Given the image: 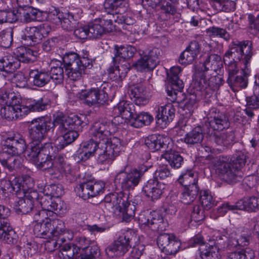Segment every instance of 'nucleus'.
<instances>
[{
    "label": "nucleus",
    "instance_id": "nucleus-1",
    "mask_svg": "<svg viewBox=\"0 0 259 259\" xmlns=\"http://www.w3.org/2000/svg\"><path fill=\"white\" fill-rule=\"evenodd\" d=\"M83 115H73L67 116L60 112L54 115L53 122L46 120L44 117L33 119L28 126L29 137L31 142L29 148L42 147V141L46 134L54 127L59 136L55 144L58 149H63L73 142L78 137V132L82 130Z\"/></svg>",
    "mask_w": 259,
    "mask_h": 259
},
{
    "label": "nucleus",
    "instance_id": "nucleus-2",
    "mask_svg": "<svg viewBox=\"0 0 259 259\" xmlns=\"http://www.w3.org/2000/svg\"><path fill=\"white\" fill-rule=\"evenodd\" d=\"M249 41L244 40L234 42L224 57V62L228 73V77L234 76L240 71L249 73V60L252 57L251 47Z\"/></svg>",
    "mask_w": 259,
    "mask_h": 259
},
{
    "label": "nucleus",
    "instance_id": "nucleus-3",
    "mask_svg": "<svg viewBox=\"0 0 259 259\" xmlns=\"http://www.w3.org/2000/svg\"><path fill=\"white\" fill-rule=\"evenodd\" d=\"M116 125L107 119H101L95 122L91 126L89 134L96 140H101L100 148L107 151L115 157L120 151L121 142L119 138L109 137L116 131Z\"/></svg>",
    "mask_w": 259,
    "mask_h": 259
},
{
    "label": "nucleus",
    "instance_id": "nucleus-4",
    "mask_svg": "<svg viewBox=\"0 0 259 259\" xmlns=\"http://www.w3.org/2000/svg\"><path fill=\"white\" fill-rule=\"evenodd\" d=\"M17 58L7 56L0 58V75L6 78L20 67V62L32 63L37 60V52L24 46L18 47L15 50Z\"/></svg>",
    "mask_w": 259,
    "mask_h": 259
},
{
    "label": "nucleus",
    "instance_id": "nucleus-5",
    "mask_svg": "<svg viewBox=\"0 0 259 259\" xmlns=\"http://www.w3.org/2000/svg\"><path fill=\"white\" fill-rule=\"evenodd\" d=\"M92 241L83 236H76L71 247L66 246L63 249L62 256L71 259H93L100 255L99 247L90 246Z\"/></svg>",
    "mask_w": 259,
    "mask_h": 259
},
{
    "label": "nucleus",
    "instance_id": "nucleus-6",
    "mask_svg": "<svg viewBox=\"0 0 259 259\" xmlns=\"http://www.w3.org/2000/svg\"><path fill=\"white\" fill-rule=\"evenodd\" d=\"M82 54L79 56L76 53L69 52L65 54L63 57L67 76L72 80H79L84 69L92 67V60L89 58V52L82 50Z\"/></svg>",
    "mask_w": 259,
    "mask_h": 259
},
{
    "label": "nucleus",
    "instance_id": "nucleus-7",
    "mask_svg": "<svg viewBox=\"0 0 259 259\" xmlns=\"http://www.w3.org/2000/svg\"><path fill=\"white\" fill-rule=\"evenodd\" d=\"M8 140L11 141L12 143L5 146L4 151L1 154V156H4L7 153L12 155V156L6 159L0 158V162L9 171H12L21 165V158L19 156H15L25 151L26 144L23 136L18 133H14L12 136L10 135L7 139V143Z\"/></svg>",
    "mask_w": 259,
    "mask_h": 259
},
{
    "label": "nucleus",
    "instance_id": "nucleus-8",
    "mask_svg": "<svg viewBox=\"0 0 259 259\" xmlns=\"http://www.w3.org/2000/svg\"><path fill=\"white\" fill-rule=\"evenodd\" d=\"M222 65L220 56L212 54L206 58L200 72V83L206 88H210L215 90L223 84V80L220 76H212Z\"/></svg>",
    "mask_w": 259,
    "mask_h": 259
},
{
    "label": "nucleus",
    "instance_id": "nucleus-9",
    "mask_svg": "<svg viewBox=\"0 0 259 259\" xmlns=\"http://www.w3.org/2000/svg\"><path fill=\"white\" fill-rule=\"evenodd\" d=\"M4 106L1 110V114L3 118L9 120L22 118L26 112V108H22L20 99L13 93H5L1 96Z\"/></svg>",
    "mask_w": 259,
    "mask_h": 259
},
{
    "label": "nucleus",
    "instance_id": "nucleus-10",
    "mask_svg": "<svg viewBox=\"0 0 259 259\" xmlns=\"http://www.w3.org/2000/svg\"><path fill=\"white\" fill-rule=\"evenodd\" d=\"M136 238V235L132 230L124 231L106 248V254L109 257L123 255L131 247L132 241Z\"/></svg>",
    "mask_w": 259,
    "mask_h": 259
},
{
    "label": "nucleus",
    "instance_id": "nucleus-11",
    "mask_svg": "<svg viewBox=\"0 0 259 259\" xmlns=\"http://www.w3.org/2000/svg\"><path fill=\"white\" fill-rule=\"evenodd\" d=\"M49 146V144H46L44 146L28 148L27 151V157L38 168L43 170H47L50 175H53V159L48 154L47 146Z\"/></svg>",
    "mask_w": 259,
    "mask_h": 259
},
{
    "label": "nucleus",
    "instance_id": "nucleus-12",
    "mask_svg": "<svg viewBox=\"0 0 259 259\" xmlns=\"http://www.w3.org/2000/svg\"><path fill=\"white\" fill-rule=\"evenodd\" d=\"M49 146V144H46L44 146L28 148L27 151V157L38 168L43 170H47L50 175H53V159L48 154L47 146Z\"/></svg>",
    "mask_w": 259,
    "mask_h": 259
},
{
    "label": "nucleus",
    "instance_id": "nucleus-13",
    "mask_svg": "<svg viewBox=\"0 0 259 259\" xmlns=\"http://www.w3.org/2000/svg\"><path fill=\"white\" fill-rule=\"evenodd\" d=\"M148 167L146 166L144 169L141 166L140 170L134 169L128 172L121 170L115 176L114 183L120 186L123 191L133 190L139 183L142 175V172L147 170Z\"/></svg>",
    "mask_w": 259,
    "mask_h": 259
},
{
    "label": "nucleus",
    "instance_id": "nucleus-14",
    "mask_svg": "<svg viewBox=\"0 0 259 259\" xmlns=\"http://www.w3.org/2000/svg\"><path fill=\"white\" fill-rule=\"evenodd\" d=\"M108 85L102 83L100 87L92 88L89 90H82L78 94L79 98L89 106L97 104H104L108 99Z\"/></svg>",
    "mask_w": 259,
    "mask_h": 259
},
{
    "label": "nucleus",
    "instance_id": "nucleus-15",
    "mask_svg": "<svg viewBox=\"0 0 259 259\" xmlns=\"http://www.w3.org/2000/svg\"><path fill=\"white\" fill-rule=\"evenodd\" d=\"M50 29L49 26L45 24L37 26L26 27L21 31L22 42L27 46H34L39 44L43 38L48 35Z\"/></svg>",
    "mask_w": 259,
    "mask_h": 259
},
{
    "label": "nucleus",
    "instance_id": "nucleus-16",
    "mask_svg": "<svg viewBox=\"0 0 259 259\" xmlns=\"http://www.w3.org/2000/svg\"><path fill=\"white\" fill-rule=\"evenodd\" d=\"M139 223L142 229L153 231H162L163 219L157 211L144 212L140 214Z\"/></svg>",
    "mask_w": 259,
    "mask_h": 259
},
{
    "label": "nucleus",
    "instance_id": "nucleus-17",
    "mask_svg": "<svg viewBox=\"0 0 259 259\" xmlns=\"http://www.w3.org/2000/svg\"><path fill=\"white\" fill-rule=\"evenodd\" d=\"M215 162L216 171L223 180L229 182L238 181L237 177H239L238 174L229 158L224 157L217 158Z\"/></svg>",
    "mask_w": 259,
    "mask_h": 259
},
{
    "label": "nucleus",
    "instance_id": "nucleus-18",
    "mask_svg": "<svg viewBox=\"0 0 259 259\" xmlns=\"http://www.w3.org/2000/svg\"><path fill=\"white\" fill-rule=\"evenodd\" d=\"M182 69L179 66H174L170 68L168 77L171 84L166 90L167 95L171 101L178 100V94L181 93L184 88L183 82L179 78Z\"/></svg>",
    "mask_w": 259,
    "mask_h": 259
},
{
    "label": "nucleus",
    "instance_id": "nucleus-19",
    "mask_svg": "<svg viewBox=\"0 0 259 259\" xmlns=\"http://www.w3.org/2000/svg\"><path fill=\"white\" fill-rule=\"evenodd\" d=\"M157 245L165 254L175 255L179 251L181 242L174 235L164 233L158 236Z\"/></svg>",
    "mask_w": 259,
    "mask_h": 259
},
{
    "label": "nucleus",
    "instance_id": "nucleus-20",
    "mask_svg": "<svg viewBox=\"0 0 259 259\" xmlns=\"http://www.w3.org/2000/svg\"><path fill=\"white\" fill-rule=\"evenodd\" d=\"M229 125V119L226 114L215 108L209 110L205 126L209 127L212 131H222L228 128Z\"/></svg>",
    "mask_w": 259,
    "mask_h": 259
},
{
    "label": "nucleus",
    "instance_id": "nucleus-21",
    "mask_svg": "<svg viewBox=\"0 0 259 259\" xmlns=\"http://www.w3.org/2000/svg\"><path fill=\"white\" fill-rule=\"evenodd\" d=\"M130 95L131 99H134L135 104L139 106L146 105L150 97L145 82H139L131 86Z\"/></svg>",
    "mask_w": 259,
    "mask_h": 259
},
{
    "label": "nucleus",
    "instance_id": "nucleus-22",
    "mask_svg": "<svg viewBox=\"0 0 259 259\" xmlns=\"http://www.w3.org/2000/svg\"><path fill=\"white\" fill-rule=\"evenodd\" d=\"M157 124L161 127H165L174 118L175 109L171 104L158 106L156 111Z\"/></svg>",
    "mask_w": 259,
    "mask_h": 259
},
{
    "label": "nucleus",
    "instance_id": "nucleus-23",
    "mask_svg": "<svg viewBox=\"0 0 259 259\" xmlns=\"http://www.w3.org/2000/svg\"><path fill=\"white\" fill-rule=\"evenodd\" d=\"M37 198V192L30 190L24 198L16 202L14 206L16 212L18 214H24L30 212L33 206V201Z\"/></svg>",
    "mask_w": 259,
    "mask_h": 259
},
{
    "label": "nucleus",
    "instance_id": "nucleus-24",
    "mask_svg": "<svg viewBox=\"0 0 259 259\" xmlns=\"http://www.w3.org/2000/svg\"><path fill=\"white\" fill-rule=\"evenodd\" d=\"M125 201L117 193H111L105 196L104 201L101 204L104 205L105 208L112 212L115 215L120 213V208L122 207L121 203Z\"/></svg>",
    "mask_w": 259,
    "mask_h": 259
},
{
    "label": "nucleus",
    "instance_id": "nucleus-25",
    "mask_svg": "<svg viewBox=\"0 0 259 259\" xmlns=\"http://www.w3.org/2000/svg\"><path fill=\"white\" fill-rule=\"evenodd\" d=\"M200 52V47L196 41H191L189 46L180 55L179 62L182 65H187L192 63L196 58Z\"/></svg>",
    "mask_w": 259,
    "mask_h": 259
},
{
    "label": "nucleus",
    "instance_id": "nucleus-26",
    "mask_svg": "<svg viewBox=\"0 0 259 259\" xmlns=\"http://www.w3.org/2000/svg\"><path fill=\"white\" fill-rule=\"evenodd\" d=\"M165 185L155 179H150L147 181L143 188V192L145 195L152 199L160 198L163 192Z\"/></svg>",
    "mask_w": 259,
    "mask_h": 259
},
{
    "label": "nucleus",
    "instance_id": "nucleus-27",
    "mask_svg": "<svg viewBox=\"0 0 259 259\" xmlns=\"http://www.w3.org/2000/svg\"><path fill=\"white\" fill-rule=\"evenodd\" d=\"M82 144L81 151L79 153V157L81 160L85 161L93 156L95 152L101 149L100 144L101 140H96L94 138Z\"/></svg>",
    "mask_w": 259,
    "mask_h": 259
},
{
    "label": "nucleus",
    "instance_id": "nucleus-28",
    "mask_svg": "<svg viewBox=\"0 0 259 259\" xmlns=\"http://www.w3.org/2000/svg\"><path fill=\"white\" fill-rule=\"evenodd\" d=\"M29 80L37 87H43L49 83L51 76L49 73L44 69H32L29 72Z\"/></svg>",
    "mask_w": 259,
    "mask_h": 259
},
{
    "label": "nucleus",
    "instance_id": "nucleus-29",
    "mask_svg": "<svg viewBox=\"0 0 259 259\" xmlns=\"http://www.w3.org/2000/svg\"><path fill=\"white\" fill-rule=\"evenodd\" d=\"M135 111L134 104L127 101H120L113 108L114 113L120 116L127 122L135 113Z\"/></svg>",
    "mask_w": 259,
    "mask_h": 259
},
{
    "label": "nucleus",
    "instance_id": "nucleus-30",
    "mask_svg": "<svg viewBox=\"0 0 259 259\" xmlns=\"http://www.w3.org/2000/svg\"><path fill=\"white\" fill-rule=\"evenodd\" d=\"M169 139L162 135H151L148 136L145 140V144L152 152L165 149L167 145Z\"/></svg>",
    "mask_w": 259,
    "mask_h": 259
},
{
    "label": "nucleus",
    "instance_id": "nucleus-31",
    "mask_svg": "<svg viewBox=\"0 0 259 259\" xmlns=\"http://www.w3.org/2000/svg\"><path fill=\"white\" fill-rule=\"evenodd\" d=\"M136 52V49L135 47L130 46H115L114 54L113 57V62L116 63L117 62L125 61L126 60L133 57Z\"/></svg>",
    "mask_w": 259,
    "mask_h": 259
},
{
    "label": "nucleus",
    "instance_id": "nucleus-32",
    "mask_svg": "<svg viewBox=\"0 0 259 259\" xmlns=\"http://www.w3.org/2000/svg\"><path fill=\"white\" fill-rule=\"evenodd\" d=\"M58 201H53L50 198L47 199L46 197H42L39 202L42 208L41 210L46 212L47 216H56L57 213H60L63 209L61 201L60 200Z\"/></svg>",
    "mask_w": 259,
    "mask_h": 259
},
{
    "label": "nucleus",
    "instance_id": "nucleus-33",
    "mask_svg": "<svg viewBox=\"0 0 259 259\" xmlns=\"http://www.w3.org/2000/svg\"><path fill=\"white\" fill-rule=\"evenodd\" d=\"M130 64L126 61L118 62L117 66H111L108 69L109 76L114 80H122L130 69Z\"/></svg>",
    "mask_w": 259,
    "mask_h": 259
},
{
    "label": "nucleus",
    "instance_id": "nucleus-34",
    "mask_svg": "<svg viewBox=\"0 0 259 259\" xmlns=\"http://www.w3.org/2000/svg\"><path fill=\"white\" fill-rule=\"evenodd\" d=\"M51 219L45 218V220H42V222L36 223L34 226L33 232L37 237L51 239Z\"/></svg>",
    "mask_w": 259,
    "mask_h": 259
},
{
    "label": "nucleus",
    "instance_id": "nucleus-35",
    "mask_svg": "<svg viewBox=\"0 0 259 259\" xmlns=\"http://www.w3.org/2000/svg\"><path fill=\"white\" fill-rule=\"evenodd\" d=\"M153 120V117L147 112L137 114L135 111V113L127 122V124L132 127L140 128L144 125L150 124Z\"/></svg>",
    "mask_w": 259,
    "mask_h": 259
},
{
    "label": "nucleus",
    "instance_id": "nucleus-36",
    "mask_svg": "<svg viewBox=\"0 0 259 259\" xmlns=\"http://www.w3.org/2000/svg\"><path fill=\"white\" fill-rule=\"evenodd\" d=\"M228 243V246L231 248L245 246L248 244L249 239L247 235L241 233L238 230L230 234Z\"/></svg>",
    "mask_w": 259,
    "mask_h": 259
},
{
    "label": "nucleus",
    "instance_id": "nucleus-37",
    "mask_svg": "<svg viewBox=\"0 0 259 259\" xmlns=\"http://www.w3.org/2000/svg\"><path fill=\"white\" fill-rule=\"evenodd\" d=\"M199 192L197 185L183 187L180 196V200L185 204H190L196 198Z\"/></svg>",
    "mask_w": 259,
    "mask_h": 259
},
{
    "label": "nucleus",
    "instance_id": "nucleus-38",
    "mask_svg": "<svg viewBox=\"0 0 259 259\" xmlns=\"http://www.w3.org/2000/svg\"><path fill=\"white\" fill-rule=\"evenodd\" d=\"M248 74H244L243 72L240 71L234 76L228 77L227 82L230 87L234 91L238 89L245 88L247 86V75Z\"/></svg>",
    "mask_w": 259,
    "mask_h": 259
},
{
    "label": "nucleus",
    "instance_id": "nucleus-39",
    "mask_svg": "<svg viewBox=\"0 0 259 259\" xmlns=\"http://www.w3.org/2000/svg\"><path fill=\"white\" fill-rule=\"evenodd\" d=\"M204 138V132L202 128L200 126H196L191 131L187 133L184 138L185 143L194 145L201 143Z\"/></svg>",
    "mask_w": 259,
    "mask_h": 259
},
{
    "label": "nucleus",
    "instance_id": "nucleus-40",
    "mask_svg": "<svg viewBox=\"0 0 259 259\" xmlns=\"http://www.w3.org/2000/svg\"><path fill=\"white\" fill-rule=\"evenodd\" d=\"M199 254L201 259H219V249L217 245H202L199 247Z\"/></svg>",
    "mask_w": 259,
    "mask_h": 259
},
{
    "label": "nucleus",
    "instance_id": "nucleus-41",
    "mask_svg": "<svg viewBox=\"0 0 259 259\" xmlns=\"http://www.w3.org/2000/svg\"><path fill=\"white\" fill-rule=\"evenodd\" d=\"M258 198L252 196L240 200L236 203L237 208L248 211H256L258 209Z\"/></svg>",
    "mask_w": 259,
    "mask_h": 259
},
{
    "label": "nucleus",
    "instance_id": "nucleus-42",
    "mask_svg": "<svg viewBox=\"0 0 259 259\" xmlns=\"http://www.w3.org/2000/svg\"><path fill=\"white\" fill-rule=\"evenodd\" d=\"M47 104L44 101L43 98L37 100L31 99L26 100L25 104H22V108H26V112L24 113V116L27 115L30 112L41 111L46 109Z\"/></svg>",
    "mask_w": 259,
    "mask_h": 259
},
{
    "label": "nucleus",
    "instance_id": "nucleus-43",
    "mask_svg": "<svg viewBox=\"0 0 259 259\" xmlns=\"http://www.w3.org/2000/svg\"><path fill=\"white\" fill-rule=\"evenodd\" d=\"M165 0H160V14L159 19L161 21H167L169 19L171 16L177 13V10L175 6Z\"/></svg>",
    "mask_w": 259,
    "mask_h": 259
},
{
    "label": "nucleus",
    "instance_id": "nucleus-44",
    "mask_svg": "<svg viewBox=\"0 0 259 259\" xmlns=\"http://www.w3.org/2000/svg\"><path fill=\"white\" fill-rule=\"evenodd\" d=\"M164 157L170 165L175 168H180L183 163V158L178 152L174 151H166Z\"/></svg>",
    "mask_w": 259,
    "mask_h": 259
},
{
    "label": "nucleus",
    "instance_id": "nucleus-45",
    "mask_svg": "<svg viewBox=\"0 0 259 259\" xmlns=\"http://www.w3.org/2000/svg\"><path fill=\"white\" fill-rule=\"evenodd\" d=\"M197 176L192 170H187L183 173L178 179L179 182L183 187L197 185Z\"/></svg>",
    "mask_w": 259,
    "mask_h": 259
},
{
    "label": "nucleus",
    "instance_id": "nucleus-46",
    "mask_svg": "<svg viewBox=\"0 0 259 259\" xmlns=\"http://www.w3.org/2000/svg\"><path fill=\"white\" fill-rule=\"evenodd\" d=\"M89 38L97 39L104 33V29L101 25L100 20L95 19L88 25Z\"/></svg>",
    "mask_w": 259,
    "mask_h": 259
},
{
    "label": "nucleus",
    "instance_id": "nucleus-47",
    "mask_svg": "<svg viewBox=\"0 0 259 259\" xmlns=\"http://www.w3.org/2000/svg\"><path fill=\"white\" fill-rule=\"evenodd\" d=\"M206 33L211 38L220 37L226 41H229L231 38L230 34L226 29L215 26H211L206 29Z\"/></svg>",
    "mask_w": 259,
    "mask_h": 259
},
{
    "label": "nucleus",
    "instance_id": "nucleus-48",
    "mask_svg": "<svg viewBox=\"0 0 259 259\" xmlns=\"http://www.w3.org/2000/svg\"><path fill=\"white\" fill-rule=\"evenodd\" d=\"M60 23L64 29L70 31L75 27L76 20L71 13H64Z\"/></svg>",
    "mask_w": 259,
    "mask_h": 259
},
{
    "label": "nucleus",
    "instance_id": "nucleus-49",
    "mask_svg": "<svg viewBox=\"0 0 259 259\" xmlns=\"http://www.w3.org/2000/svg\"><path fill=\"white\" fill-rule=\"evenodd\" d=\"M133 66L138 71L141 72L153 70L156 67L144 55L135 63L133 64Z\"/></svg>",
    "mask_w": 259,
    "mask_h": 259
},
{
    "label": "nucleus",
    "instance_id": "nucleus-50",
    "mask_svg": "<svg viewBox=\"0 0 259 259\" xmlns=\"http://www.w3.org/2000/svg\"><path fill=\"white\" fill-rule=\"evenodd\" d=\"M229 160L238 174V170L245 165L246 162V155L242 152H239L232 156Z\"/></svg>",
    "mask_w": 259,
    "mask_h": 259
},
{
    "label": "nucleus",
    "instance_id": "nucleus-51",
    "mask_svg": "<svg viewBox=\"0 0 259 259\" xmlns=\"http://www.w3.org/2000/svg\"><path fill=\"white\" fill-rule=\"evenodd\" d=\"M57 66H52L51 67L49 76H51V79L54 81L56 83H61L64 78V70L60 62Z\"/></svg>",
    "mask_w": 259,
    "mask_h": 259
},
{
    "label": "nucleus",
    "instance_id": "nucleus-52",
    "mask_svg": "<svg viewBox=\"0 0 259 259\" xmlns=\"http://www.w3.org/2000/svg\"><path fill=\"white\" fill-rule=\"evenodd\" d=\"M44 193L48 196L58 198L63 195L64 190L61 185L52 184L45 187Z\"/></svg>",
    "mask_w": 259,
    "mask_h": 259
},
{
    "label": "nucleus",
    "instance_id": "nucleus-53",
    "mask_svg": "<svg viewBox=\"0 0 259 259\" xmlns=\"http://www.w3.org/2000/svg\"><path fill=\"white\" fill-rule=\"evenodd\" d=\"M204 218L203 209L199 205H195L192 210L190 216L186 219L185 223L189 224L193 220L195 222H198L203 220Z\"/></svg>",
    "mask_w": 259,
    "mask_h": 259
},
{
    "label": "nucleus",
    "instance_id": "nucleus-54",
    "mask_svg": "<svg viewBox=\"0 0 259 259\" xmlns=\"http://www.w3.org/2000/svg\"><path fill=\"white\" fill-rule=\"evenodd\" d=\"M121 204L123 206L120 208V213L115 216L122 218L125 222H129L134 217L135 212L132 207L130 208V203L126 201H123Z\"/></svg>",
    "mask_w": 259,
    "mask_h": 259
},
{
    "label": "nucleus",
    "instance_id": "nucleus-55",
    "mask_svg": "<svg viewBox=\"0 0 259 259\" xmlns=\"http://www.w3.org/2000/svg\"><path fill=\"white\" fill-rule=\"evenodd\" d=\"M123 3V0H105L104 2V8L109 14H114V15H118L119 10L118 9L120 8Z\"/></svg>",
    "mask_w": 259,
    "mask_h": 259
},
{
    "label": "nucleus",
    "instance_id": "nucleus-56",
    "mask_svg": "<svg viewBox=\"0 0 259 259\" xmlns=\"http://www.w3.org/2000/svg\"><path fill=\"white\" fill-rule=\"evenodd\" d=\"M217 10L229 12L235 9L234 3L230 0H212Z\"/></svg>",
    "mask_w": 259,
    "mask_h": 259
},
{
    "label": "nucleus",
    "instance_id": "nucleus-57",
    "mask_svg": "<svg viewBox=\"0 0 259 259\" xmlns=\"http://www.w3.org/2000/svg\"><path fill=\"white\" fill-rule=\"evenodd\" d=\"M197 97L194 94H190L187 97L184 106V110L185 111L186 114L191 115L192 114L197 107Z\"/></svg>",
    "mask_w": 259,
    "mask_h": 259
},
{
    "label": "nucleus",
    "instance_id": "nucleus-58",
    "mask_svg": "<svg viewBox=\"0 0 259 259\" xmlns=\"http://www.w3.org/2000/svg\"><path fill=\"white\" fill-rule=\"evenodd\" d=\"M116 16L117 15H114V14L113 13L109 14L108 18L98 19L100 20L101 25L102 26L103 28L104 29V33L110 32L113 29V22L117 23Z\"/></svg>",
    "mask_w": 259,
    "mask_h": 259
},
{
    "label": "nucleus",
    "instance_id": "nucleus-59",
    "mask_svg": "<svg viewBox=\"0 0 259 259\" xmlns=\"http://www.w3.org/2000/svg\"><path fill=\"white\" fill-rule=\"evenodd\" d=\"M51 219V233L52 237H58L65 231V226L63 222L58 219Z\"/></svg>",
    "mask_w": 259,
    "mask_h": 259
},
{
    "label": "nucleus",
    "instance_id": "nucleus-60",
    "mask_svg": "<svg viewBox=\"0 0 259 259\" xmlns=\"http://www.w3.org/2000/svg\"><path fill=\"white\" fill-rule=\"evenodd\" d=\"M259 15L256 16L251 14L247 15L248 22V30L253 35H257L259 32Z\"/></svg>",
    "mask_w": 259,
    "mask_h": 259
},
{
    "label": "nucleus",
    "instance_id": "nucleus-61",
    "mask_svg": "<svg viewBox=\"0 0 259 259\" xmlns=\"http://www.w3.org/2000/svg\"><path fill=\"white\" fill-rule=\"evenodd\" d=\"M200 200L202 206L209 209L214 205L212 196L208 191H203L200 192Z\"/></svg>",
    "mask_w": 259,
    "mask_h": 259
},
{
    "label": "nucleus",
    "instance_id": "nucleus-62",
    "mask_svg": "<svg viewBox=\"0 0 259 259\" xmlns=\"http://www.w3.org/2000/svg\"><path fill=\"white\" fill-rule=\"evenodd\" d=\"M90 182L83 183L79 185L77 189V194L80 197L84 199H87L90 197H93L92 192L91 186Z\"/></svg>",
    "mask_w": 259,
    "mask_h": 259
},
{
    "label": "nucleus",
    "instance_id": "nucleus-63",
    "mask_svg": "<svg viewBox=\"0 0 259 259\" xmlns=\"http://www.w3.org/2000/svg\"><path fill=\"white\" fill-rule=\"evenodd\" d=\"M97 161L100 164H110L115 159V157L112 153L105 151L102 149H99Z\"/></svg>",
    "mask_w": 259,
    "mask_h": 259
},
{
    "label": "nucleus",
    "instance_id": "nucleus-64",
    "mask_svg": "<svg viewBox=\"0 0 259 259\" xmlns=\"http://www.w3.org/2000/svg\"><path fill=\"white\" fill-rule=\"evenodd\" d=\"M161 50L157 48H151L146 51L144 56L156 66L158 63V57L160 55Z\"/></svg>",
    "mask_w": 259,
    "mask_h": 259
}]
</instances>
